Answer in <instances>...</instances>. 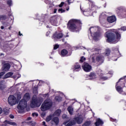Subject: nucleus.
Instances as JSON below:
<instances>
[{
  "instance_id": "nucleus-2",
  "label": "nucleus",
  "mask_w": 126,
  "mask_h": 126,
  "mask_svg": "<svg viewBox=\"0 0 126 126\" xmlns=\"http://www.w3.org/2000/svg\"><path fill=\"white\" fill-rule=\"evenodd\" d=\"M81 22L75 19L69 21L67 28L72 32H78L81 29Z\"/></svg>"
},
{
  "instance_id": "nucleus-1",
  "label": "nucleus",
  "mask_w": 126,
  "mask_h": 126,
  "mask_svg": "<svg viewBox=\"0 0 126 126\" xmlns=\"http://www.w3.org/2000/svg\"><path fill=\"white\" fill-rule=\"evenodd\" d=\"M105 37L107 38L108 43L116 44L121 40V34L115 31L113 32H106Z\"/></svg>"
},
{
  "instance_id": "nucleus-29",
  "label": "nucleus",
  "mask_w": 126,
  "mask_h": 126,
  "mask_svg": "<svg viewBox=\"0 0 126 126\" xmlns=\"http://www.w3.org/2000/svg\"><path fill=\"white\" fill-rule=\"evenodd\" d=\"M3 113H4L5 115H7V114H8V113L9 112V110H8L6 108H4L3 110Z\"/></svg>"
},
{
  "instance_id": "nucleus-62",
  "label": "nucleus",
  "mask_w": 126,
  "mask_h": 126,
  "mask_svg": "<svg viewBox=\"0 0 126 126\" xmlns=\"http://www.w3.org/2000/svg\"><path fill=\"white\" fill-rule=\"evenodd\" d=\"M68 3L69 4H70V3L69 2V0H68Z\"/></svg>"
},
{
  "instance_id": "nucleus-11",
  "label": "nucleus",
  "mask_w": 126,
  "mask_h": 126,
  "mask_svg": "<svg viewBox=\"0 0 126 126\" xmlns=\"http://www.w3.org/2000/svg\"><path fill=\"white\" fill-rule=\"evenodd\" d=\"M86 77L87 78V79L93 80L94 79H96V78H97V75L94 72H91L90 75H87Z\"/></svg>"
},
{
  "instance_id": "nucleus-18",
  "label": "nucleus",
  "mask_w": 126,
  "mask_h": 126,
  "mask_svg": "<svg viewBox=\"0 0 126 126\" xmlns=\"http://www.w3.org/2000/svg\"><path fill=\"white\" fill-rule=\"evenodd\" d=\"M96 122L95 123V126H100V125H103V123L102 120L100 119H97L96 120Z\"/></svg>"
},
{
  "instance_id": "nucleus-9",
  "label": "nucleus",
  "mask_w": 126,
  "mask_h": 126,
  "mask_svg": "<svg viewBox=\"0 0 126 126\" xmlns=\"http://www.w3.org/2000/svg\"><path fill=\"white\" fill-rule=\"evenodd\" d=\"M82 67L84 71L86 72H89L91 71V69H92V67L89 63H84L82 66Z\"/></svg>"
},
{
  "instance_id": "nucleus-28",
  "label": "nucleus",
  "mask_w": 126,
  "mask_h": 126,
  "mask_svg": "<svg viewBox=\"0 0 126 126\" xmlns=\"http://www.w3.org/2000/svg\"><path fill=\"white\" fill-rule=\"evenodd\" d=\"M55 100H56L57 102H61V101H62V97L61 96H57L55 97Z\"/></svg>"
},
{
  "instance_id": "nucleus-8",
  "label": "nucleus",
  "mask_w": 126,
  "mask_h": 126,
  "mask_svg": "<svg viewBox=\"0 0 126 126\" xmlns=\"http://www.w3.org/2000/svg\"><path fill=\"white\" fill-rule=\"evenodd\" d=\"M122 79H123V78L120 79L116 85V89L117 91L120 94H121V93L123 92V86H123L124 83L121 82Z\"/></svg>"
},
{
  "instance_id": "nucleus-24",
  "label": "nucleus",
  "mask_w": 126,
  "mask_h": 126,
  "mask_svg": "<svg viewBox=\"0 0 126 126\" xmlns=\"http://www.w3.org/2000/svg\"><path fill=\"white\" fill-rule=\"evenodd\" d=\"M104 54L106 57H108V56H110V54H111V50L109 49H107L105 50Z\"/></svg>"
},
{
  "instance_id": "nucleus-23",
  "label": "nucleus",
  "mask_w": 126,
  "mask_h": 126,
  "mask_svg": "<svg viewBox=\"0 0 126 126\" xmlns=\"http://www.w3.org/2000/svg\"><path fill=\"white\" fill-rule=\"evenodd\" d=\"M5 88V85H4V83L2 81L0 82V89L1 90H3Z\"/></svg>"
},
{
  "instance_id": "nucleus-52",
  "label": "nucleus",
  "mask_w": 126,
  "mask_h": 126,
  "mask_svg": "<svg viewBox=\"0 0 126 126\" xmlns=\"http://www.w3.org/2000/svg\"><path fill=\"white\" fill-rule=\"evenodd\" d=\"M27 121H31V117H28L27 119Z\"/></svg>"
},
{
  "instance_id": "nucleus-42",
  "label": "nucleus",
  "mask_w": 126,
  "mask_h": 126,
  "mask_svg": "<svg viewBox=\"0 0 126 126\" xmlns=\"http://www.w3.org/2000/svg\"><path fill=\"white\" fill-rule=\"evenodd\" d=\"M5 73L4 72H2L0 73V78H1V77L2 75H4V74Z\"/></svg>"
},
{
  "instance_id": "nucleus-25",
  "label": "nucleus",
  "mask_w": 126,
  "mask_h": 126,
  "mask_svg": "<svg viewBox=\"0 0 126 126\" xmlns=\"http://www.w3.org/2000/svg\"><path fill=\"white\" fill-rule=\"evenodd\" d=\"M61 113H62V111H61L60 109H58L55 112L53 116H60V115H61Z\"/></svg>"
},
{
  "instance_id": "nucleus-40",
  "label": "nucleus",
  "mask_w": 126,
  "mask_h": 126,
  "mask_svg": "<svg viewBox=\"0 0 126 126\" xmlns=\"http://www.w3.org/2000/svg\"><path fill=\"white\" fill-rule=\"evenodd\" d=\"M33 92L34 93H35V94L38 93V91H37V88L35 87L34 89H33Z\"/></svg>"
},
{
  "instance_id": "nucleus-21",
  "label": "nucleus",
  "mask_w": 126,
  "mask_h": 126,
  "mask_svg": "<svg viewBox=\"0 0 126 126\" xmlns=\"http://www.w3.org/2000/svg\"><path fill=\"white\" fill-rule=\"evenodd\" d=\"M92 13V12H91L90 10L84 11V14L85 15V16H90Z\"/></svg>"
},
{
  "instance_id": "nucleus-56",
  "label": "nucleus",
  "mask_w": 126,
  "mask_h": 126,
  "mask_svg": "<svg viewBox=\"0 0 126 126\" xmlns=\"http://www.w3.org/2000/svg\"><path fill=\"white\" fill-rule=\"evenodd\" d=\"M41 117H42V118H44V117H45V113H42V114H41Z\"/></svg>"
},
{
  "instance_id": "nucleus-59",
  "label": "nucleus",
  "mask_w": 126,
  "mask_h": 126,
  "mask_svg": "<svg viewBox=\"0 0 126 126\" xmlns=\"http://www.w3.org/2000/svg\"><path fill=\"white\" fill-rule=\"evenodd\" d=\"M66 124H67V122H64L63 123V125H64L65 126L66 125Z\"/></svg>"
},
{
  "instance_id": "nucleus-12",
  "label": "nucleus",
  "mask_w": 126,
  "mask_h": 126,
  "mask_svg": "<svg viewBox=\"0 0 126 126\" xmlns=\"http://www.w3.org/2000/svg\"><path fill=\"white\" fill-rule=\"evenodd\" d=\"M50 22L54 26H58V25H59V22H58V19L56 17L53 16L51 17Z\"/></svg>"
},
{
  "instance_id": "nucleus-16",
  "label": "nucleus",
  "mask_w": 126,
  "mask_h": 126,
  "mask_svg": "<svg viewBox=\"0 0 126 126\" xmlns=\"http://www.w3.org/2000/svg\"><path fill=\"white\" fill-rule=\"evenodd\" d=\"M22 100L27 102L29 100H30V94L28 93H26L24 94Z\"/></svg>"
},
{
  "instance_id": "nucleus-57",
  "label": "nucleus",
  "mask_w": 126,
  "mask_h": 126,
  "mask_svg": "<svg viewBox=\"0 0 126 126\" xmlns=\"http://www.w3.org/2000/svg\"><path fill=\"white\" fill-rule=\"evenodd\" d=\"M50 32H48L46 33V36H49V35H50Z\"/></svg>"
},
{
  "instance_id": "nucleus-43",
  "label": "nucleus",
  "mask_w": 126,
  "mask_h": 126,
  "mask_svg": "<svg viewBox=\"0 0 126 126\" xmlns=\"http://www.w3.org/2000/svg\"><path fill=\"white\" fill-rule=\"evenodd\" d=\"M43 97H44V98H48V97H49V94H43Z\"/></svg>"
},
{
  "instance_id": "nucleus-35",
  "label": "nucleus",
  "mask_w": 126,
  "mask_h": 126,
  "mask_svg": "<svg viewBox=\"0 0 126 126\" xmlns=\"http://www.w3.org/2000/svg\"><path fill=\"white\" fill-rule=\"evenodd\" d=\"M86 59L84 57H82L80 60L81 63H83L84 61H85Z\"/></svg>"
},
{
  "instance_id": "nucleus-38",
  "label": "nucleus",
  "mask_w": 126,
  "mask_h": 126,
  "mask_svg": "<svg viewBox=\"0 0 126 126\" xmlns=\"http://www.w3.org/2000/svg\"><path fill=\"white\" fill-rule=\"evenodd\" d=\"M89 1H90L91 4L92 5V10H94V8H93V5L94 4V2H93V1L90 0H89Z\"/></svg>"
},
{
  "instance_id": "nucleus-17",
  "label": "nucleus",
  "mask_w": 126,
  "mask_h": 126,
  "mask_svg": "<svg viewBox=\"0 0 126 126\" xmlns=\"http://www.w3.org/2000/svg\"><path fill=\"white\" fill-rule=\"evenodd\" d=\"M59 118L58 117H54V118L52 119L51 121V124L52 125H58L59 124Z\"/></svg>"
},
{
  "instance_id": "nucleus-64",
  "label": "nucleus",
  "mask_w": 126,
  "mask_h": 126,
  "mask_svg": "<svg viewBox=\"0 0 126 126\" xmlns=\"http://www.w3.org/2000/svg\"><path fill=\"white\" fill-rule=\"evenodd\" d=\"M118 60V58H116L114 61H117Z\"/></svg>"
},
{
  "instance_id": "nucleus-22",
  "label": "nucleus",
  "mask_w": 126,
  "mask_h": 126,
  "mask_svg": "<svg viewBox=\"0 0 126 126\" xmlns=\"http://www.w3.org/2000/svg\"><path fill=\"white\" fill-rule=\"evenodd\" d=\"M67 110L70 115H72V114H73V107H72V106H69L67 108Z\"/></svg>"
},
{
  "instance_id": "nucleus-45",
  "label": "nucleus",
  "mask_w": 126,
  "mask_h": 126,
  "mask_svg": "<svg viewBox=\"0 0 126 126\" xmlns=\"http://www.w3.org/2000/svg\"><path fill=\"white\" fill-rule=\"evenodd\" d=\"M64 4V2H62L61 3L59 4V7H62L63 5Z\"/></svg>"
},
{
  "instance_id": "nucleus-48",
  "label": "nucleus",
  "mask_w": 126,
  "mask_h": 126,
  "mask_svg": "<svg viewBox=\"0 0 126 126\" xmlns=\"http://www.w3.org/2000/svg\"><path fill=\"white\" fill-rule=\"evenodd\" d=\"M9 117L11 119H14V116H13V115H10Z\"/></svg>"
},
{
  "instance_id": "nucleus-49",
  "label": "nucleus",
  "mask_w": 126,
  "mask_h": 126,
  "mask_svg": "<svg viewBox=\"0 0 126 126\" xmlns=\"http://www.w3.org/2000/svg\"><path fill=\"white\" fill-rule=\"evenodd\" d=\"M2 113V109L0 107V115Z\"/></svg>"
},
{
  "instance_id": "nucleus-14",
  "label": "nucleus",
  "mask_w": 126,
  "mask_h": 126,
  "mask_svg": "<svg viewBox=\"0 0 126 126\" xmlns=\"http://www.w3.org/2000/svg\"><path fill=\"white\" fill-rule=\"evenodd\" d=\"M10 68V64L8 63H5L2 67V70L3 71H8Z\"/></svg>"
},
{
  "instance_id": "nucleus-10",
  "label": "nucleus",
  "mask_w": 126,
  "mask_h": 126,
  "mask_svg": "<svg viewBox=\"0 0 126 126\" xmlns=\"http://www.w3.org/2000/svg\"><path fill=\"white\" fill-rule=\"evenodd\" d=\"M26 107H27V102L22 99L19 103L18 109L19 110H24Z\"/></svg>"
},
{
  "instance_id": "nucleus-39",
  "label": "nucleus",
  "mask_w": 126,
  "mask_h": 126,
  "mask_svg": "<svg viewBox=\"0 0 126 126\" xmlns=\"http://www.w3.org/2000/svg\"><path fill=\"white\" fill-rule=\"evenodd\" d=\"M59 47H60V46L58 44H56L54 47V50H57V49H58Z\"/></svg>"
},
{
  "instance_id": "nucleus-51",
  "label": "nucleus",
  "mask_w": 126,
  "mask_h": 126,
  "mask_svg": "<svg viewBox=\"0 0 126 126\" xmlns=\"http://www.w3.org/2000/svg\"><path fill=\"white\" fill-rule=\"evenodd\" d=\"M32 126H36V123L35 122H32Z\"/></svg>"
},
{
  "instance_id": "nucleus-5",
  "label": "nucleus",
  "mask_w": 126,
  "mask_h": 126,
  "mask_svg": "<svg viewBox=\"0 0 126 126\" xmlns=\"http://www.w3.org/2000/svg\"><path fill=\"white\" fill-rule=\"evenodd\" d=\"M42 102L43 99H39V98H37V96H36V95H34L32 97L31 106L32 108H35V107H40Z\"/></svg>"
},
{
  "instance_id": "nucleus-7",
  "label": "nucleus",
  "mask_w": 126,
  "mask_h": 126,
  "mask_svg": "<svg viewBox=\"0 0 126 126\" xmlns=\"http://www.w3.org/2000/svg\"><path fill=\"white\" fill-rule=\"evenodd\" d=\"M18 101L14 95H11L8 97V102L10 106H14Z\"/></svg>"
},
{
  "instance_id": "nucleus-50",
  "label": "nucleus",
  "mask_w": 126,
  "mask_h": 126,
  "mask_svg": "<svg viewBox=\"0 0 126 126\" xmlns=\"http://www.w3.org/2000/svg\"><path fill=\"white\" fill-rule=\"evenodd\" d=\"M58 11V9H54V13H57V11Z\"/></svg>"
},
{
  "instance_id": "nucleus-58",
  "label": "nucleus",
  "mask_w": 126,
  "mask_h": 126,
  "mask_svg": "<svg viewBox=\"0 0 126 126\" xmlns=\"http://www.w3.org/2000/svg\"><path fill=\"white\" fill-rule=\"evenodd\" d=\"M19 36H22V34L20 33V32H19Z\"/></svg>"
},
{
  "instance_id": "nucleus-4",
  "label": "nucleus",
  "mask_w": 126,
  "mask_h": 126,
  "mask_svg": "<svg viewBox=\"0 0 126 126\" xmlns=\"http://www.w3.org/2000/svg\"><path fill=\"white\" fill-rule=\"evenodd\" d=\"M52 105L53 103L52 102V100L51 99H46L42 103L41 106V110L43 112H45V111L49 110L52 107Z\"/></svg>"
},
{
  "instance_id": "nucleus-33",
  "label": "nucleus",
  "mask_w": 126,
  "mask_h": 126,
  "mask_svg": "<svg viewBox=\"0 0 126 126\" xmlns=\"http://www.w3.org/2000/svg\"><path fill=\"white\" fill-rule=\"evenodd\" d=\"M7 3L10 6V5H12V1L11 0H7Z\"/></svg>"
},
{
  "instance_id": "nucleus-41",
  "label": "nucleus",
  "mask_w": 126,
  "mask_h": 126,
  "mask_svg": "<svg viewBox=\"0 0 126 126\" xmlns=\"http://www.w3.org/2000/svg\"><path fill=\"white\" fill-rule=\"evenodd\" d=\"M32 117H38V114H37L36 113H33L32 114Z\"/></svg>"
},
{
  "instance_id": "nucleus-15",
  "label": "nucleus",
  "mask_w": 126,
  "mask_h": 126,
  "mask_svg": "<svg viewBox=\"0 0 126 126\" xmlns=\"http://www.w3.org/2000/svg\"><path fill=\"white\" fill-rule=\"evenodd\" d=\"M63 37V33H55L53 34V39H55V40L57 39H61Z\"/></svg>"
},
{
  "instance_id": "nucleus-6",
  "label": "nucleus",
  "mask_w": 126,
  "mask_h": 126,
  "mask_svg": "<svg viewBox=\"0 0 126 126\" xmlns=\"http://www.w3.org/2000/svg\"><path fill=\"white\" fill-rule=\"evenodd\" d=\"M95 59H96V61L99 63H104V57L101 56L99 54H93L92 56V62L94 63L95 61Z\"/></svg>"
},
{
  "instance_id": "nucleus-27",
  "label": "nucleus",
  "mask_w": 126,
  "mask_h": 126,
  "mask_svg": "<svg viewBox=\"0 0 126 126\" xmlns=\"http://www.w3.org/2000/svg\"><path fill=\"white\" fill-rule=\"evenodd\" d=\"M80 68H81V67H80V65L78 64H76L74 66V70H76V69H80Z\"/></svg>"
},
{
  "instance_id": "nucleus-30",
  "label": "nucleus",
  "mask_w": 126,
  "mask_h": 126,
  "mask_svg": "<svg viewBox=\"0 0 126 126\" xmlns=\"http://www.w3.org/2000/svg\"><path fill=\"white\" fill-rule=\"evenodd\" d=\"M91 125V122L90 121H88L86 122L84 125H83V126H89Z\"/></svg>"
},
{
  "instance_id": "nucleus-47",
  "label": "nucleus",
  "mask_w": 126,
  "mask_h": 126,
  "mask_svg": "<svg viewBox=\"0 0 126 126\" xmlns=\"http://www.w3.org/2000/svg\"><path fill=\"white\" fill-rule=\"evenodd\" d=\"M116 53H117V54L116 55L115 57H116V58H118V56L120 55V52H119V51H117Z\"/></svg>"
},
{
  "instance_id": "nucleus-60",
  "label": "nucleus",
  "mask_w": 126,
  "mask_h": 126,
  "mask_svg": "<svg viewBox=\"0 0 126 126\" xmlns=\"http://www.w3.org/2000/svg\"><path fill=\"white\" fill-rule=\"evenodd\" d=\"M17 75L18 76V77H17V78H19V77H20V76H21L20 75H19V74H18Z\"/></svg>"
},
{
  "instance_id": "nucleus-13",
  "label": "nucleus",
  "mask_w": 126,
  "mask_h": 126,
  "mask_svg": "<svg viewBox=\"0 0 126 126\" xmlns=\"http://www.w3.org/2000/svg\"><path fill=\"white\" fill-rule=\"evenodd\" d=\"M107 20L109 23H114V22H116L117 21V18L116 16H111L107 17Z\"/></svg>"
},
{
  "instance_id": "nucleus-31",
  "label": "nucleus",
  "mask_w": 126,
  "mask_h": 126,
  "mask_svg": "<svg viewBox=\"0 0 126 126\" xmlns=\"http://www.w3.org/2000/svg\"><path fill=\"white\" fill-rule=\"evenodd\" d=\"M122 8L121 7L116 8V11L117 13H120V12L121 11V10H122Z\"/></svg>"
},
{
  "instance_id": "nucleus-63",
  "label": "nucleus",
  "mask_w": 126,
  "mask_h": 126,
  "mask_svg": "<svg viewBox=\"0 0 126 126\" xmlns=\"http://www.w3.org/2000/svg\"><path fill=\"white\" fill-rule=\"evenodd\" d=\"M80 9L81 10H82V8H81V6H80Z\"/></svg>"
},
{
  "instance_id": "nucleus-61",
  "label": "nucleus",
  "mask_w": 126,
  "mask_h": 126,
  "mask_svg": "<svg viewBox=\"0 0 126 126\" xmlns=\"http://www.w3.org/2000/svg\"><path fill=\"white\" fill-rule=\"evenodd\" d=\"M4 28L3 27V26H1V29L2 30V29H3Z\"/></svg>"
},
{
  "instance_id": "nucleus-34",
  "label": "nucleus",
  "mask_w": 126,
  "mask_h": 126,
  "mask_svg": "<svg viewBox=\"0 0 126 126\" xmlns=\"http://www.w3.org/2000/svg\"><path fill=\"white\" fill-rule=\"evenodd\" d=\"M51 120H52V116H49L47 117L46 122H50Z\"/></svg>"
},
{
  "instance_id": "nucleus-19",
  "label": "nucleus",
  "mask_w": 126,
  "mask_h": 126,
  "mask_svg": "<svg viewBox=\"0 0 126 126\" xmlns=\"http://www.w3.org/2000/svg\"><path fill=\"white\" fill-rule=\"evenodd\" d=\"M4 124H7L8 125H10V126H17V124H16V123L6 120L4 122Z\"/></svg>"
},
{
  "instance_id": "nucleus-32",
  "label": "nucleus",
  "mask_w": 126,
  "mask_h": 126,
  "mask_svg": "<svg viewBox=\"0 0 126 126\" xmlns=\"http://www.w3.org/2000/svg\"><path fill=\"white\" fill-rule=\"evenodd\" d=\"M4 19H6V17L5 16H0V20H4Z\"/></svg>"
},
{
  "instance_id": "nucleus-44",
  "label": "nucleus",
  "mask_w": 126,
  "mask_h": 126,
  "mask_svg": "<svg viewBox=\"0 0 126 126\" xmlns=\"http://www.w3.org/2000/svg\"><path fill=\"white\" fill-rule=\"evenodd\" d=\"M17 98L18 100H20V99H21V94H18Z\"/></svg>"
},
{
  "instance_id": "nucleus-46",
  "label": "nucleus",
  "mask_w": 126,
  "mask_h": 126,
  "mask_svg": "<svg viewBox=\"0 0 126 126\" xmlns=\"http://www.w3.org/2000/svg\"><path fill=\"white\" fill-rule=\"evenodd\" d=\"M67 116L65 114H64L62 116L63 119H66Z\"/></svg>"
},
{
  "instance_id": "nucleus-3",
  "label": "nucleus",
  "mask_w": 126,
  "mask_h": 126,
  "mask_svg": "<svg viewBox=\"0 0 126 126\" xmlns=\"http://www.w3.org/2000/svg\"><path fill=\"white\" fill-rule=\"evenodd\" d=\"M90 34L89 35V38L91 40L94 39L97 41L98 38L100 37V28L98 27H92L90 29Z\"/></svg>"
},
{
  "instance_id": "nucleus-54",
  "label": "nucleus",
  "mask_w": 126,
  "mask_h": 126,
  "mask_svg": "<svg viewBox=\"0 0 126 126\" xmlns=\"http://www.w3.org/2000/svg\"><path fill=\"white\" fill-rule=\"evenodd\" d=\"M109 74H110L112 76V75H113V72H112V71L109 72Z\"/></svg>"
},
{
  "instance_id": "nucleus-55",
  "label": "nucleus",
  "mask_w": 126,
  "mask_h": 126,
  "mask_svg": "<svg viewBox=\"0 0 126 126\" xmlns=\"http://www.w3.org/2000/svg\"><path fill=\"white\" fill-rule=\"evenodd\" d=\"M42 125H43V126H46V122H42Z\"/></svg>"
},
{
  "instance_id": "nucleus-53",
  "label": "nucleus",
  "mask_w": 126,
  "mask_h": 126,
  "mask_svg": "<svg viewBox=\"0 0 126 126\" xmlns=\"http://www.w3.org/2000/svg\"><path fill=\"white\" fill-rule=\"evenodd\" d=\"M107 79H108V78H107V77H103V80H107Z\"/></svg>"
},
{
  "instance_id": "nucleus-37",
  "label": "nucleus",
  "mask_w": 126,
  "mask_h": 126,
  "mask_svg": "<svg viewBox=\"0 0 126 126\" xmlns=\"http://www.w3.org/2000/svg\"><path fill=\"white\" fill-rule=\"evenodd\" d=\"M59 12H61V13H63L65 11V10L63 9L62 8L59 9L58 10Z\"/></svg>"
},
{
  "instance_id": "nucleus-20",
  "label": "nucleus",
  "mask_w": 126,
  "mask_h": 126,
  "mask_svg": "<svg viewBox=\"0 0 126 126\" xmlns=\"http://www.w3.org/2000/svg\"><path fill=\"white\" fill-rule=\"evenodd\" d=\"M68 52H67V50L65 49H63L61 51V56L62 57H65L66 55H67Z\"/></svg>"
},
{
  "instance_id": "nucleus-36",
  "label": "nucleus",
  "mask_w": 126,
  "mask_h": 126,
  "mask_svg": "<svg viewBox=\"0 0 126 126\" xmlns=\"http://www.w3.org/2000/svg\"><path fill=\"white\" fill-rule=\"evenodd\" d=\"M119 30H121V31H126V27H123L121 29H119Z\"/></svg>"
},
{
  "instance_id": "nucleus-26",
  "label": "nucleus",
  "mask_w": 126,
  "mask_h": 126,
  "mask_svg": "<svg viewBox=\"0 0 126 126\" xmlns=\"http://www.w3.org/2000/svg\"><path fill=\"white\" fill-rule=\"evenodd\" d=\"M13 75V73L9 72L5 75L4 78H8V77H10L11 75Z\"/></svg>"
}]
</instances>
